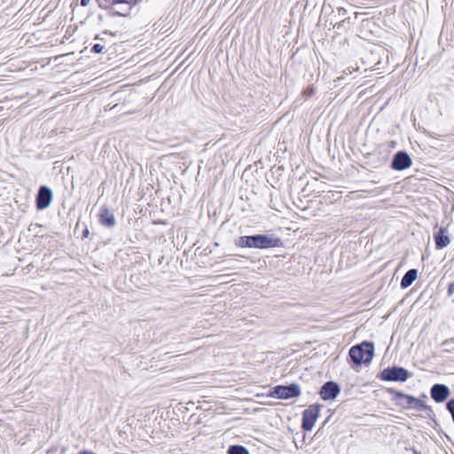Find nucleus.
Masks as SVG:
<instances>
[{
  "instance_id": "1",
  "label": "nucleus",
  "mask_w": 454,
  "mask_h": 454,
  "mask_svg": "<svg viewBox=\"0 0 454 454\" xmlns=\"http://www.w3.org/2000/svg\"><path fill=\"white\" fill-rule=\"evenodd\" d=\"M281 244V240L273 235L256 234L252 236H240L236 245L240 247L266 249L277 247Z\"/></svg>"
},
{
  "instance_id": "2",
  "label": "nucleus",
  "mask_w": 454,
  "mask_h": 454,
  "mask_svg": "<svg viewBox=\"0 0 454 454\" xmlns=\"http://www.w3.org/2000/svg\"><path fill=\"white\" fill-rule=\"evenodd\" d=\"M351 361L356 364H368L374 356V346L372 342L364 341L353 346L348 352Z\"/></svg>"
},
{
  "instance_id": "3",
  "label": "nucleus",
  "mask_w": 454,
  "mask_h": 454,
  "mask_svg": "<svg viewBox=\"0 0 454 454\" xmlns=\"http://www.w3.org/2000/svg\"><path fill=\"white\" fill-rule=\"evenodd\" d=\"M391 394L394 396L393 400H395V403L403 409L414 408L419 411L429 409V407L422 400L404 394L401 391L392 390Z\"/></svg>"
},
{
  "instance_id": "4",
  "label": "nucleus",
  "mask_w": 454,
  "mask_h": 454,
  "mask_svg": "<svg viewBox=\"0 0 454 454\" xmlns=\"http://www.w3.org/2000/svg\"><path fill=\"white\" fill-rule=\"evenodd\" d=\"M300 386L296 383L288 386L278 385L272 387L268 396L277 399H291L301 395Z\"/></svg>"
},
{
  "instance_id": "5",
  "label": "nucleus",
  "mask_w": 454,
  "mask_h": 454,
  "mask_svg": "<svg viewBox=\"0 0 454 454\" xmlns=\"http://www.w3.org/2000/svg\"><path fill=\"white\" fill-rule=\"evenodd\" d=\"M379 378L384 381L405 382L409 378V372L403 367H387L380 372Z\"/></svg>"
},
{
  "instance_id": "6",
  "label": "nucleus",
  "mask_w": 454,
  "mask_h": 454,
  "mask_svg": "<svg viewBox=\"0 0 454 454\" xmlns=\"http://www.w3.org/2000/svg\"><path fill=\"white\" fill-rule=\"evenodd\" d=\"M320 405L314 404L310 405L308 409L302 412L301 427L304 431H310L319 416Z\"/></svg>"
},
{
  "instance_id": "7",
  "label": "nucleus",
  "mask_w": 454,
  "mask_h": 454,
  "mask_svg": "<svg viewBox=\"0 0 454 454\" xmlns=\"http://www.w3.org/2000/svg\"><path fill=\"white\" fill-rule=\"evenodd\" d=\"M412 160L410 155L404 151H399L394 155L391 167L395 170L402 171L410 168Z\"/></svg>"
},
{
  "instance_id": "8",
  "label": "nucleus",
  "mask_w": 454,
  "mask_h": 454,
  "mask_svg": "<svg viewBox=\"0 0 454 454\" xmlns=\"http://www.w3.org/2000/svg\"><path fill=\"white\" fill-rule=\"evenodd\" d=\"M340 388L334 381L325 382L320 388L319 395L322 400H333L340 394Z\"/></svg>"
},
{
  "instance_id": "9",
  "label": "nucleus",
  "mask_w": 454,
  "mask_h": 454,
  "mask_svg": "<svg viewBox=\"0 0 454 454\" xmlns=\"http://www.w3.org/2000/svg\"><path fill=\"white\" fill-rule=\"evenodd\" d=\"M52 200V192L47 186H41L36 195V207L37 209L47 208Z\"/></svg>"
},
{
  "instance_id": "10",
  "label": "nucleus",
  "mask_w": 454,
  "mask_h": 454,
  "mask_svg": "<svg viewBox=\"0 0 454 454\" xmlns=\"http://www.w3.org/2000/svg\"><path fill=\"white\" fill-rule=\"evenodd\" d=\"M430 394H431V397L436 403H442L448 398V396L450 395V389L446 385L434 384L431 387Z\"/></svg>"
},
{
  "instance_id": "11",
  "label": "nucleus",
  "mask_w": 454,
  "mask_h": 454,
  "mask_svg": "<svg viewBox=\"0 0 454 454\" xmlns=\"http://www.w3.org/2000/svg\"><path fill=\"white\" fill-rule=\"evenodd\" d=\"M434 237L435 241V247L438 250L448 247L450 243V239L447 235V231L445 228L441 227L439 231L434 233Z\"/></svg>"
},
{
  "instance_id": "12",
  "label": "nucleus",
  "mask_w": 454,
  "mask_h": 454,
  "mask_svg": "<svg viewBox=\"0 0 454 454\" xmlns=\"http://www.w3.org/2000/svg\"><path fill=\"white\" fill-rule=\"evenodd\" d=\"M99 221L106 227H114L116 223L114 214L106 207L101 210Z\"/></svg>"
},
{
  "instance_id": "13",
  "label": "nucleus",
  "mask_w": 454,
  "mask_h": 454,
  "mask_svg": "<svg viewBox=\"0 0 454 454\" xmlns=\"http://www.w3.org/2000/svg\"><path fill=\"white\" fill-rule=\"evenodd\" d=\"M418 270L415 269L409 270L401 280V287L407 288L409 287L414 280L417 278Z\"/></svg>"
},
{
  "instance_id": "14",
  "label": "nucleus",
  "mask_w": 454,
  "mask_h": 454,
  "mask_svg": "<svg viewBox=\"0 0 454 454\" xmlns=\"http://www.w3.org/2000/svg\"><path fill=\"white\" fill-rule=\"evenodd\" d=\"M111 10L114 15L118 16H127L130 10L132 9V6L126 5V4H120L117 7H114L111 4Z\"/></svg>"
},
{
  "instance_id": "15",
  "label": "nucleus",
  "mask_w": 454,
  "mask_h": 454,
  "mask_svg": "<svg viewBox=\"0 0 454 454\" xmlns=\"http://www.w3.org/2000/svg\"><path fill=\"white\" fill-rule=\"evenodd\" d=\"M228 454H249V452L242 445H231L228 450Z\"/></svg>"
},
{
  "instance_id": "16",
  "label": "nucleus",
  "mask_w": 454,
  "mask_h": 454,
  "mask_svg": "<svg viewBox=\"0 0 454 454\" xmlns=\"http://www.w3.org/2000/svg\"><path fill=\"white\" fill-rule=\"evenodd\" d=\"M141 0H112L111 4L114 7L119 6L120 4H126L129 6L137 5Z\"/></svg>"
},
{
  "instance_id": "17",
  "label": "nucleus",
  "mask_w": 454,
  "mask_h": 454,
  "mask_svg": "<svg viewBox=\"0 0 454 454\" xmlns=\"http://www.w3.org/2000/svg\"><path fill=\"white\" fill-rule=\"evenodd\" d=\"M446 408L449 411V412L451 414L452 420L454 422V399H450L447 402Z\"/></svg>"
},
{
  "instance_id": "18",
  "label": "nucleus",
  "mask_w": 454,
  "mask_h": 454,
  "mask_svg": "<svg viewBox=\"0 0 454 454\" xmlns=\"http://www.w3.org/2000/svg\"><path fill=\"white\" fill-rule=\"evenodd\" d=\"M103 49H104V45L96 43L92 46L91 51L94 53H100V52H102Z\"/></svg>"
},
{
  "instance_id": "19",
  "label": "nucleus",
  "mask_w": 454,
  "mask_h": 454,
  "mask_svg": "<svg viewBox=\"0 0 454 454\" xmlns=\"http://www.w3.org/2000/svg\"><path fill=\"white\" fill-rule=\"evenodd\" d=\"M98 2L99 7L108 9L109 8L108 4H110L112 2V0H98Z\"/></svg>"
},
{
  "instance_id": "20",
  "label": "nucleus",
  "mask_w": 454,
  "mask_h": 454,
  "mask_svg": "<svg viewBox=\"0 0 454 454\" xmlns=\"http://www.w3.org/2000/svg\"><path fill=\"white\" fill-rule=\"evenodd\" d=\"M454 294V281L449 285L448 294L452 295Z\"/></svg>"
},
{
  "instance_id": "21",
  "label": "nucleus",
  "mask_w": 454,
  "mask_h": 454,
  "mask_svg": "<svg viewBox=\"0 0 454 454\" xmlns=\"http://www.w3.org/2000/svg\"><path fill=\"white\" fill-rule=\"evenodd\" d=\"M91 0H81L82 6H87L90 3Z\"/></svg>"
},
{
  "instance_id": "22",
  "label": "nucleus",
  "mask_w": 454,
  "mask_h": 454,
  "mask_svg": "<svg viewBox=\"0 0 454 454\" xmlns=\"http://www.w3.org/2000/svg\"><path fill=\"white\" fill-rule=\"evenodd\" d=\"M346 13V10L343 9V8H340L339 9V14L341 15V16H344Z\"/></svg>"
},
{
  "instance_id": "23",
  "label": "nucleus",
  "mask_w": 454,
  "mask_h": 454,
  "mask_svg": "<svg viewBox=\"0 0 454 454\" xmlns=\"http://www.w3.org/2000/svg\"><path fill=\"white\" fill-rule=\"evenodd\" d=\"M78 454H95V453L92 451H90V450H82Z\"/></svg>"
},
{
  "instance_id": "24",
  "label": "nucleus",
  "mask_w": 454,
  "mask_h": 454,
  "mask_svg": "<svg viewBox=\"0 0 454 454\" xmlns=\"http://www.w3.org/2000/svg\"><path fill=\"white\" fill-rule=\"evenodd\" d=\"M88 234H89V231H88V230H85V231H83V235L86 237Z\"/></svg>"
},
{
  "instance_id": "25",
  "label": "nucleus",
  "mask_w": 454,
  "mask_h": 454,
  "mask_svg": "<svg viewBox=\"0 0 454 454\" xmlns=\"http://www.w3.org/2000/svg\"><path fill=\"white\" fill-rule=\"evenodd\" d=\"M344 21H345V20H343L342 21L337 23L338 27H340L341 26L342 22H344Z\"/></svg>"
}]
</instances>
